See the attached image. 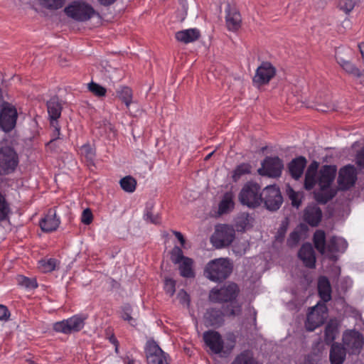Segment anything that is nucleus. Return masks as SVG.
<instances>
[{
    "instance_id": "1",
    "label": "nucleus",
    "mask_w": 364,
    "mask_h": 364,
    "mask_svg": "<svg viewBox=\"0 0 364 364\" xmlns=\"http://www.w3.org/2000/svg\"><path fill=\"white\" fill-rule=\"evenodd\" d=\"M336 168L333 166H323L318 173L317 183L319 189L314 193V198L320 203L325 204L331 200L337 193L333 187L336 178Z\"/></svg>"
},
{
    "instance_id": "2",
    "label": "nucleus",
    "mask_w": 364,
    "mask_h": 364,
    "mask_svg": "<svg viewBox=\"0 0 364 364\" xmlns=\"http://www.w3.org/2000/svg\"><path fill=\"white\" fill-rule=\"evenodd\" d=\"M203 338L205 346L214 354L230 353L236 343V337L234 334H229L227 337V343H225L221 335L212 330L204 332Z\"/></svg>"
},
{
    "instance_id": "3",
    "label": "nucleus",
    "mask_w": 364,
    "mask_h": 364,
    "mask_svg": "<svg viewBox=\"0 0 364 364\" xmlns=\"http://www.w3.org/2000/svg\"><path fill=\"white\" fill-rule=\"evenodd\" d=\"M232 264L228 258H218L205 266L204 274L210 280L220 282L226 279L232 271Z\"/></svg>"
},
{
    "instance_id": "4",
    "label": "nucleus",
    "mask_w": 364,
    "mask_h": 364,
    "mask_svg": "<svg viewBox=\"0 0 364 364\" xmlns=\"http://www.w3.org/2000/svg\"><path fill=\"white\" fill-rule=\"evenodd\" d=\"M238 198L242 205L250 208H255L259 206L262 202L260 186L252 182L245 183L241 189Z\"/></svg>"
},
{
    "instance_id": "5",
    "label": "nucleus",
    "mask_w": 364,
    "mask_h": 364,
    "mask_svg": "<svg viewBox=\"0 0 364 364\" xmlns=\"http://www.w3.org/2000/svg\"><path fill=\"white\" fill-rule=\"evenodd\" d=\"M65 13L70 18L77 21H86L95 14L92 6L84 1H73L64 9Z\"/></svg>"
},
{
    "instance_id": "6",
    "label": "nucleus",
    "mask_w": 364,
    "mask_h": 364,
    "mask_svg": "<svg viewBox=\"0 0 364 364\" xmlns=\"http://www.w3.org/2000/svg\"><path fill=\"white\" fill-rule=\"evenodd\" d=\"M87 316L84 314H75L67 319L53 323V330L58 333L71 334L81 331L85 324Z\"/></svg>"
},
{
    "instance_id": "7",
    "label": "nucleus",
    "mask_w": 364,
    "mask_h": 364,
    "mask_svg": "<svg viewBox=\"0 0 364 364\" xmlns=\"http://www.w3.org/2000/svg\"><path fill=\"white\" fill-rule=\"evenodd\" d=\"M18 156L10 146L0 147V176L13 173L18 165Z\"/></svg>"
},
{
    "instance_id": "8",
    "label": "nucleus",
    "mask_w": 364,
    "mask_h": 364,
    "mask_svg": "<svg viewBox=\"0 0 364 364\" xmlns=\"http://www.w3.org/2000/svg\"><path fill=\"white\" fill-rule=\"evenodd\" d=\"M328 317V309L324 303L318 302L316 305L310 309L305 327L309 331H314L322 325Z\"/></svg>"
},
{
    "instance_id": "9",
    "label": "nucleus",
    "mask_w": 364,
    "mask_h": 364,
    "mask_svg": "<svg viewBox=\"0 0 364 364\" xmlns=\"http://www.w3.org/2000/svg\"><path fill=\"white\" fill-rule=\"evenodd\" d=\"M171 259L174 264H178L180 274L182 277L186 278L194 277L193 260L191 258L185 257L181 247L175 246L172 249Z\"/></svg>"
},
{
    "instance_id": "10",
    "label": "nucleus",
    "mask_w": 364,
    "mask_h": 364,
    "mask_svg": "<svg viewBox=\"0 0 364 364\" xmlns=\"http://www.w3.org/2000/svg\"><path fill=\"white\" fill-rule=\"evenodd\" d=\"M235 230L228 225H221L215 229L211 237V242L218 249L228 246L235 239Z\"/></svg>"
},
{
    "instance_id": "11",
    "label": "nucleus",
    "mask_w": 364,
    "mask_h": 364,
    "mask_svg": "<svg viewBox=\"0 0 364 364\" xmlns=\"http://www.w3.org/2000/svg\"><path fill=\"white\" fill-rule=\"evenodd\" d=\"M238 287L235 283H230L220 289H213L209 299L213 302H228L235 299L237 295Z\"/></svg>"
},
{
    "instance_id": "12",
    "label": "nucleus",
    "mask_w": 364,
    "mask_h": 364,
    "mask_svg": "<svg viewBox=\"0 0 364 364\" xmlns=\"http://www.w3.org/2000/svg\"><path fill=\"white\" fill-rule=\"evenodd\" d=\"M145 353L148 364H168V354L154 340L146 342Z\"/></svg>"
},
{
    "instance_id": "13",
    "label": "nucleus",
    "mask_w": 364,
    "mask_h": 364,
    "mask_svg": "<svg viewBox=\"0 0 364 364\" xmlns=\"http://www.w3.org/2000/svg\"><path fill=\"white\" fill-rule=\"evenodd\" d=\"M262 201L267 209L274 211L278 210L283 202L279 188L275 186H267L262 192Z\"/></svg>"
},
{
    "instance_id": "14",
    "label": "nucleus",
    "mask_w": 364,
    "mask_h": 364,
    "mask_svg": "<svg viewBox=\"0 0 364 364\" xmlns=\"http://www.w3.org/2000/svg\"><path fill=\"white\" fill-rule=\"evenodd\" d=\"M343 342L350 354H358L363 348L364 339L363 335L355 330H348L343 333Z\"/></svg>"
},
{
    "instance_id": "15",
    "label": "nucleus",
    "mask_w": 364,
    "mask_h": 364,
    "mask_svg": "<svg viewBox=\"0 0 364 364\" xmlns=\"http://www.w3.org/2000/svg\"><path fill=\"white\" fill-rule=\"evenodd\" d=\"M18 113L16 109L6 103L0 111V127L5 132L11 131L16 126Z\"/></svg>"
},
{
    "instance_id": "16",
    "label": "nucleus",
    "mask_w": 364,
    "mask_h": 364,
    "mask_svg": "<svg viewBox=\"0 0 364 364\" xmlns=\"http://www.w3.org/2000/svg\"><path fill=\"white\" fill-rule=\"evenodd\" d=\"M283 168V162L279 157H267L262 163V167L258 169V172L261 176L277 178L281 176Z\"/></svg>"
},
{
    "instance_id": "17",
    "label": "nucleus",
    "mask_w": 364,
    "mask_h": 364,
    "mask_svg": "<svg viewBox=\"0 0 364 364\" xmlns=\"http://www.w3.org/2000/svg\"><path fill=\"white\" fill-rule=\"evenodd\" d=\"M357 179L356 169L353 165H347L340 169L338 178L339 188L347 190L353 186Z\"/></svg>"
},
{
    "instance_id": "18",
    "label": "nucleus",
    "mask_w": 364,
    "mask_h": 364,
    "mask_svg": "<svg viewBox=\"0 0 364 364\" xmlns=\"http://www.w3.org/2000/svg\"><path fill=\"white\" fill-rule=\"evenodd\" d=\"M275 74V68L269 62H263L257 68L253 82L258 86L267 84Z\"/></svg>"
},
{
    "instance_id": "19",
    "label": "nucleus",
    "mask_w": 364,
    "mask_h": 364,
    "mask_svg": "<svg viewBox=\"0 0 364 364\" xmlns=\"http://www.w3.org/2000/svg\"><path fill=\"white\" fill-rule=\"evenodd\" d=\"M348 247L347 241L340 237H332L327 244V257L330 259H337L336 253H343Z\"/></svg>"
},
{
    "instance_id": "20",
    "label": "nucleus",
    "mask_w": 364,
    "mask_h": 364,
    "mask_svg": "<svg viewBox=\"0 0 364 364\" xmlns=\"http://www.w3.org/2000/svg\"><path fill=\"white\" fill-rule=\"evenodd\" d=\"M322 218V211L316 204L309 205L304 210L303 220L312 227L318 225Z\"/></svg>"
},
{
    "instance_id": "21",
    "label": "nucleus",
    "mask_w": 364,
    "mask_h": 364,
    "mask_svg": "<svg viewBox=\"0 0 364 364\" xmlns=\"http://www.w3.org/2000/svg\"><path fill=\"white\" fill-rule=\"evenodd\" d=\"M298 255L306 267L309 268L315 267V253L310 243L304 244L300 248Z\"/></svg>"
},
{
    "instance_id": "22",
    "label": "nucleus",
    "mask_w": 364,
    "mask_h": 364,
    "mask_svg": "<svg viewBox=\"0 0 364 364\" xmlns=\"http://www.w3.org/2000/svg\"><path fill=\"white\" fill-rule=\"evenodd\" d=\"M60 225V219L57 218L55 211L50 210L40 221V226L43 232L55 231Z\"/></svg>"
},
{
    "instance_id": "23",
    "label": "nucleus",
    "mask_w": 364,
    "mask_h": 364,
    "mask_svg": "<svg viewBox=\"0 0 364 364\" xmlns=\"http://www.w3.org/2000/svg\"><path fill=\"white\" fill-rule=\"evenodd\" d=\"M204 321L207 326L219 327L224 322V313L219 309H208L204 315Z\"/></svg>"
},
{
    "instance_id": "24",
    "label": "nucleus",
    "mask_w": 364,
    "mask_h": 364,
    "mask_svg": "<svg viewBox=\"0 0 364 364\" xmlns=\"http://www.w3.org/2000/svg\"><path fill=\"white\" fill-rule=\"evenodd\" d=\"M200 36V31L197 28L184 29L176 32L175 34L176 40L185 44L197 41Z\"/></svg>"
},
{
    "instance_id": "25",
    "label": "nucleus",
    "mask_w": 364,
    "mask_h": 364,
    "mask_svg": "<svg viewBox=\"0 0 364 364\" xmlns=\"http://www.w3.org/2000/svg\"><path fill=\"white\" fill-rule=\"evenodd\" d=\"M306 165V159L304 156H299L293 159L289 164V170L291 176L296 180L303 174Z\"/></svg>"
},
{
    "instance_id": "26",
    "label": "nucleus",
    "mask_w": 364,
    "mask_h": 364,
    "mask_svg": "<svg viewBox=\"0 0 364 364\" xmlns=\"http://www.w3.org/2000/svg\"><path fill=\"white\" fill-rule=\"evenodd\" d=\"M318 291L323 303L325 304L331 299V287L326 277L322 276L318 278Z\"/></svg>"
},
{
    "instance_id": "27",
    "label": "nucleus",
    "mask_w": 364,
    "mask_h": 364,
    "mask_svg": "<svg viewBox=\"0 0 364 364\" xmlns=\"http://www.w3.org/2000/svg\"><path fill=\"white\" fill-rule=\"evenodd\" d=\"M346 355V350L341 344L333 343L330 351L331 364H343Z\"/></svg>"
},
{
    "instance_id": "28",
    "label": "nucleus",
    "mask_w": 364,
    "mask_h": 364,
    "mask_svg": "<svg viewBox=\"0 0 364 364\" xmlns=\"http://www.w3.org/2000/svg\"><path fill=\"white\" fill-rule=\"evenodd\" d=\"M47 109L50 122L58 121L61 115L62 105L57 97H52L47 102Z\"/></svg>"
},
{
    "instance_id": "29",
    "label": "nucleus",
    "mask_w": 364,
    "mask_h": 364,
    "mask_svg": "<svg viewBox=\"0 0 364 364\" xmlns=\"http://www.w3.org/2000/svg\"><path fill=\"white\" fill-rule=\"evenodd\" d=\"M235 196L232 192H226L219 203L218 213L220 214H225L233 210L235 206L234 203Z\"/></svg>"
},
{
    "instance_id": "30",
    "label": "nucleus",
    "mask_w": 364,
    "mask_h": 364,
    "mask_svg": "<svg viewBox=\"0 0 364 364\" xmlns=\"http://www.w3.org/2000/svg\"><path fill=\"white\" fill-rule=\"evenodd\" d=\"M317 168L318 164L316 162L312 163L307 168L304 181V188L306 190H311L317 183V178H316Z\"/></svg>"
},
{
    "instance_id": "31",
    "label": "nucleus",
    "mask_w": 364,
    "mask_h": 364,
    "mask_svg": "<svg viewBox=\"0 0 364 364\" xmlns=\"http://www.w3.org/2000/svg\"><path fill=\"white\" fill-rule=\"evenodd\" d=\"M226 23L228 30L237 31L241 23V16L240 13L236 11H231L230 9L226 10Z\"/></svg>"
},
{
    "instance_id": "32",
    "label": "nucleus",
    "mask_w": 364,
    "mask_h": 364,
    "mask_svg": "<svg viewBox=\"0 0 364 364\" xmlns=\"http://www.w3.org/2000/svg\"><path fill=\"white\" fill-rule=\"evenodd\" d=\"M313 240L316 249L321 255H327V245L326 244L325 232L321 230H317L314 234Z\"/></svg>"
},
{
    "instance_id": "33",
    "label": "nucleus",
    "mask_w": 364,
    "mask_h": 364,
    "mask_svg": "<svg viewBox=\"0 0 364 364\" xmlns=\"http://www.w3.org/2000/svg\"><path fill=\"white\" fill-rule=\"evenodd\" d=\"M337 63L348 74L352 75L355 77L360 76V72L359 69L353 64L350 61L344 59L341 57L338 53H336V56Z\"/></svg>"
},
{
    "instance_id": "34",
    "label": "nucleus",
    "mask_w": 364,
    "mask_h": 364,
    "mask_svg": "<svg viewBox=\"0 0 364 364\" xmlns=\"http://www.w3.org/2000/svg\"><path fill=\"white\" fill-rule=\"evenodd\" d=\"M153 208L154 203L152 202L147 203L145 207L143 218L146 223L155 225L159 224L161 223L160 217L158 214H154Z\"/></svg>"
},
{
    "instance_id": "35",
    "label": "nucleus",
    "mask_w": 364,
    "mask_h": 364,
    "mask_svg": "<svg viewBox=\"0 0 364 364\" xmlns=\"http://www.w3.org/2000/svg\"><path fill=\"white\" fill-rule=\"evenodd\" d=\"M51 128H53V132L50 135L51 139L47 143L46 146L48 149H52L53 151L55 150V141L57 139H60V127L59 125L58 121H53L50 122Z\"/></svg>"
},
{
    "instance_id": "36",
    "label": "nucleus",
    "mask_w": 364,
    "mask_h": 364,
    "mask_svg": "<svg viewBox=\"0 0 364 364\" xmlns=\"http://www.w3.org/2000/svg\"><path fill=\"white\" fill-rule=\"evenodd\" d=\"M231 364H259L250 351H243L237 355Z\"/></svg>"
},
{
    "instance_id": "37",
    "label": "nucleus",
    "mask_w": 364,
    "mask_h": 364,
    "mask_svg": "<svg viewBox=\"0 0 364 364\" xmlns=\"http://www.w3.org/2000/svg\"><path fill=\"white\" fill-rule=\"evenodd\" d=\"M58 260L54 258L43 259L38 262V269L43 272H50L57 267Z\"/></svg>"
},
{
    "instance_id": "38",
    "label": "nucleus",
    "mask_w": 364,
    "mask_h": 364,
    "mask_svg": "<svg viewBox=\"0 0 364 364\" xmlns=\"http://www.w3.org/2000/svg\"><path fill=\"white\" fill-rule=\"evenodd\" d=\"M119 184L125 192L133 193L136 189V181L133 177L127 176L120 180Z\"/></svg>"
},
{
    "instance_id": "39",
    "label": "nucleus",
    "mask_w": 364,
    "mask_h": 364,
    "mask_svg": "<svg viewBox=\"0 0 364 364\" xmlns=\"http://www.w3.org/2000/svg\"><path fill=\"white\" fill-rule=\"evenodd\" d=\"M337 333L338 326L332 322L328 323L325 329V342L327 344L331 343L336 339Z\"/></svg>"
},
{
    "instance_id": "40",
    "label": "nucleus",
    "mask_w": 364,
    "mask_h": 364,
    "mask_svg": "<svg viewBox=\"0 0 364 364\" xmlns=\"http://www.w3.org/2000/svg\"><path fill=\"white\" fill-rule=\"evenodd\" d=\"M117 95L119 98L128 107L132 101V91L128 87H120L117 90Z\"/></svg>"
},
{
    "instance_id": "41",
    "label": "nucleus",
    "mask_w": 364,
    "mask_h": 364,
    "mask_svg": "<svg viewBox=\"0 0 364 364\" xmlns=\"http://www.w3.org/2000/svg\"><path fill=\"white\" fill-rule=\"evenodd\" d=\"M10 213V205L6 201L5 196L0 192V221L6 220Z\"/></svg>"
},
{
    "instance_id": "42",
    "label": "nucleus",
    "mask_w": 364,
    "mask_h": 364,
    "mask_svg": "<svg viewBox=\"0 0 364 364\" xmlns=\"http://www.w3.org/2000/svg\"><path fill=\"white\" fill-rule=\"evenodd\" d=\"M251 172V166L249 164H241L238 165L232 173V178L235 181H237L240 178L245 174H248Z\"/></svg>"
},
{
    "instance_id": "43",
    "label": "nucleus",
    "mask_w": 364,
    "mask_h": 364,
    "mask_svg": "<svg viewBox=\"0 0 364 364\" xmlns=\"http://www.w3.org/2000/svg\"><path fill=\"white\" fill-rule=\"evenodd\" d=\"M132 306L126 304L122 306L121 317L127 321L131 326H134L136 325V319L132 316Z\"/></svg>"
},
{
    "instance_id": "44",
    "label": "nucleus",
    "mask_w": 364,
    "mask_h": 364,
    "mask_svg": "<svg viewBox=\"0 0 364 364\" xmlns=\"http://www.w3.org/2000/svg\"><path fill=\"white\" fill-rule=\"evenodd\" d=\"M357 0H338V7L346 14H349L356 5Z\"/></svg>"
},
{
    "instance_id": "45",
    "label": "nucleus",
    "mask_w": 364,
    "mask_h": 364,
    "mask_svg": "<svg viewBox=\"0 0 364 364\" xmlns=\"http://www.w3.org/2000/svg\"><path fill=\"white\" fill-rule=\"evenodd\" d=\"M39 2L48 9L56 10L63 6L65 0H39Z\"/></svg>"
},
{
    "instance_id": "46",
    "label": "nucleus",
    "mask_w": 364,
    "mask_h": 364,
    "mask_svg": "<svg viewBox=\"0 0 364 364\" xmlns=\"http://www.w3.org/2000/svg\"><path fill=\"white\" fill-rule=\"evenodd\" d=\"M18 283L21 287L29 289H33L38 287V284L36 279H29L24 276L18 277Z\"/></svg>"
},
{
    "instance_id": "47",
    "label": "nucleus",
    "mask_w": 364,
    "mask_h": 364,
    "mask_svg": "<svg viewBox=\"0 0 364 364\" xmlns=\"http://www.w3.org/2000/svg\"><path fill=\"white\" fill-rule=\"evenodd\" d=\"M80 154L84 156L89 161H92L95 153L93 148L89 144H86L82 145L80 149Z\"/></svg>"
},
{
    "instance_id": "48",
    "label": "nucleus",
    "mask_w": 364,
    "mask_h": 364,
    "mask_svg": "<svg viewBox=\"0 0 364 364\" xmlns=\"http://www.w3.org/2000/svg\"><path fill=\"white\" fill-rule=\"evenodd\" d=\"M89 90L97 97L105 96L106 94V89L100 85L91 82L88 84Z\"/></svg>"
},
{
    "instance_id": "49",
    "label": "nucleus",
    "mask_w": 364,
    "mask_h": 364,
    "mask_svg": "<svg viewBox=\"0 0 364 364\" xmlns=\"http://www.w3.org/2000/svg\"><path fill=\"white\" fill-rule=\"evenodd\" d=\"M164 289L166 294L173 296L176 291V282L172 279H166L164 281Z\"/></svg>"
},
{
    "instance_id": "50",
    "label": "nucleus",
    "mask_w": 364,
    "mask_h": 364,
    "mask_svg": "<svg viewBox=\"0 0 364 364\" xmlns=\"http://www.w3.org/2000/svg\"><path fill=\"white\" fill-rule=\"evenodd\" d=\"M288 195L289 199L291 200L292 205L298 208L301 203L300 194L297 192H295L293 189L289 188Z\"/></svg>"
},
{
    "instance_id": "51",
    "label": "nucleus",
    "mask_w": 364,
    "mask_h": 364,
    "mask_svg": "<svg viewBox=\"0 0 364 364\" xmlns=\"http://www.w3.org/2000/svg\"><path fill=\"white\" fill-rule=\"evenodd\" d=\"M247 245L245 242L241 244L236 243L233 245L232 251L237 255H242L246 252Z\"/></svg>"
},
{
    "instance_id": "52",
    "label": "nucleus",
    "mask_w": 364,
    "mask_h": 364,
    "mask_svg": "<svg viewBox=\"0 0 364 364\" xmlns=\"http://www.w3.org/2000/svg\"><path fill=\"white\" fill-rule=\"evenodd\" d=\"M355 164L360 169H364V148L363 147L355 155Z\"/></svg>"
},
{
    "instance_id": "53",
    "label": "nucleus",
    "mask_w": 364,
    "mask_h": 364,
    "mask_svg": "<svg viewBox=\"0 0 364 364\" xmlns=\"http://www.w3.org/2000/svg\"><path fill=\"white\" fill-rule=\"evenodd\" d=\"M92 213L90 209L87 208L83 210L81 221L85 225H90L92 221Z\"/></svg>"
},
{
    "instance_id": "54",
    "label": "nucleus",
    "mask_w": 364,
    "mask_h": 364,
    "mask_svg": "<svg viewBox=\"0 0 364 364\" xmlns=\"http://www.w3.org/2000/svg\"><path fill=\"white\" fill-rule=\"evenodd\" d=\"M353 286V281L352 279L348 277H343L341 282H340V284H339V287L341 288V289L343 291H346L348 289H349L350 288H351V287Z\"/></svg>"
},
{
    "instance_id": "55",
    "label": "nucleus",
    "mask_w": 364,
    "mask_h": 364,
    "mask_svg": "<svg viewBox=\"0 0 364 364\" xmlns=\"http://www.w3.org/2000/svg\"><path fill=\"white\" fill-rule=\"evenodd\" d=\"M231 309L226 311V314L230 316L239 315L241 313V306L237 304L236 302H232L230 304Z\"/></svg>"
},
{
    "instance_id": "56",
    "label": "nucleus",
    "mask_w": 364,
    "mask_h": 364,
    "mask_svg": "<svg viewBox=\"0 0 364 364\" xmlns=\"http://www.w3.org/2000/svg\"><path fill=\"white\" fill-rule=\"evenodd\" d=\"M248 218L247 217H241L239 218L236 222V229L237 231H244L248 225Z\"/></svg>"
},
{
    "instance_id": "57",
    "label": "nucleus",
    "mask_w": 364,
    "mask_h": 364,
    "mask_svg": "<svg viewBox=\"0 0 364 364\" xmlns=\"http://www.w3.org/2000/svg\"><path fill=\"white\" fill-rule=\"evenodd\" d=\"M299 234L297 232H293L290 234L288 239V245L291 247L296 245L299 240Z\"/></svg>"
},
{
    "instance_id": "58",
    "label": "nucleus",
    "mask_w": 364,
    "mask_h": 364,
    "mask_svg": "<svg viewBox=\"0 0 364 364\" xmlns=\"http://www.w3.org/2000/svg\"><path fill=\"white\" fill-rule=\"evenodd\" d=\"M9 316L10 313L8 309L5 306L0 304V320L6 321L9 318Z\"/></svg>"
},
{
    "instance_id": "59",
    "label": "nucleus",
    "mask_w": 364,
    "mask_h": 364,
    "mask_svg": "<svg viewBox=\"0 0 364 364\" xmlns=\"http://www.w3.org/2000/svg\"><path fill=\"white\" fill-rule=\"evenodd\" d=\"M173 233L176 236V237L178 240L181 246L183 247L185 245V239H184L183 235L180 232H178V231H173Z\"/></svg>"
},
{
    "instance_id": "60",
    "label": "nucleus",
    "mask_w": 364,
    "mask_h": 364,
    "mask_svg": "<svg viewBox=\"0 0 364 364\" xmlns=\"http://www.w3.org/2000/svg\"><path fill=\"white\" fill-rule=\"evenodd\" d=\"M284 233H285V229L281 228L278 231V235L277 236V240H283L284 236Z\"/></svg>"
},
{
    "instance_id": "61",
    "label": "nucleus",
    "mask_w": 364,
    "mask_h": 364,
    "mask_svg": "<svg viewBox=\"0 0 364 364\" xmlns=\"http://www.w3.org/2000/svg\"><path fill=\"white\" fill-rule=\"evenodd\" d=\"M122 360L124 364H134V360L129 356L123 358Z\"/></svg>"
},
{
    "instance_id": "62",
    "label": "nucleus",
    "mask_w": 364,
    "mask_h": 364,
    "mask_svg": "<svg viewBox=\"0 0 364 364\" xmlns=\"http://www.w3.org/2000/svg\"><path fill=\"white\" fill-rule=\"evenodd\" d=\"M109 341L113 344L114 346L117 345L119 343V341H117V338L114 336V335H111L109 337Z\"/></svg>"
},
{
    "instance_id": "63",
    "label": "nucleus",
    "mask_w": 364,
    "mask_h": 364,
    "mask_svg": "<svg viewBox=\"0 0 364 364\" xmlns=\"http://www.w3.org/2000/svg\"><path fill=\"white\" fill-rule=\"evenodd\" d=\"M358 48L362 55V58L364 63V43H360L358 45Z\"/></svg>"
},
{
    "instance_id": "64",
    "label": "nucleus",
    "mask_w": 364,
    "mask_h": 364,
    "mask_svg": "<svg viewBox=\"0 0 364 364\" xmlns=\"http://www.w3.org/2000/svg\"><path fill=\"white\" fill-rule=\"evenodd\" d=\"M99 2L105 6H108L113 4L116 0H98Z\"/></svg>"
}]
</instances>
